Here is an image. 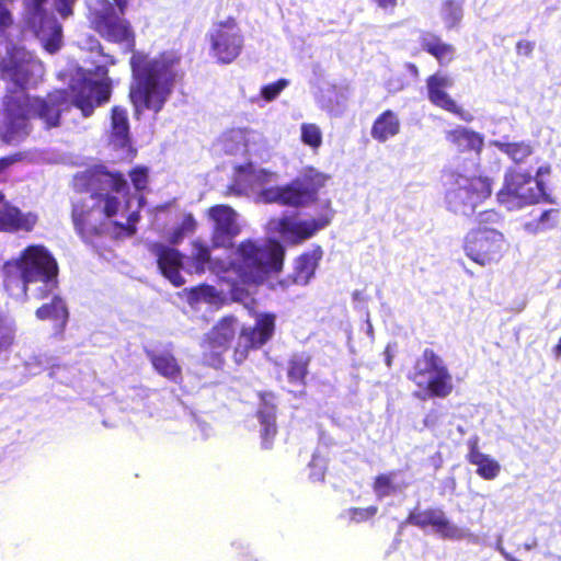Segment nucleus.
<instances>
[{
	"instance_id": "f257e3e1",
	"label": "nucleus",
	"mask_w": 561,
	"mask_h": 561,
	"mask_svg": "<svg viewBox=\"0 0 561 561\" xmlns=\"http://www.w3.org/2000/svg\"><path fill=\"white\" fill-rule=\"evenodd\" d=\"M44 75L43 64L22 45H5L0 56V77L8 84L1 135L7 142H18L30 134L31 119L38 118L47 128L60 123L61 113L70 105L80 110L83 117L107 102L111 95L105 79L94 81L85 76L73 80L69 91L57 90L46 98H31L25 90L33 87Z\"/></svg>"
},
{
	"instance_id": "f03ea898",
	"label": "nucleus",
	"mask_w": 561,
	"mask_h": 561,
	"mask_svg": "<svg viewBox=\"0 0 561 561\" xmlns=\"http://www.w3.org/2000/svg\"><path fill=\"white\" fill-rule=\"evenodd\" d=\"M162 274L175 286L184 284L181 270L202 274L210 271L228 283L233 300L241 301L250 287L267 284L270 288L285 290L289 282H275L274 275L283 267L284 248L276 240L239 243L228 261L211 260L209 249L198 241L193 242L192 255L184 265L178 250L162 244L153 248Z\"/></svg>"
},
{
	"instance_id": "7ed1b4c3",
	"label": "nucleus",
	"mask_w": 561,
	"mask_h": 561,
	"mask_svg": "<svg viewBox=\"0 0 561 561\" xmlns=\"http://www.w3.org/2000/svg\"><path fill=\"white\" fill-rule=\"evenodd\" d=\"M75 186H87L72 209L73 225L85 242L95 247L96 236L122 238L135 233L139 216L136 210L128 211L131 201L126 199L128 185L121 174L103 168L89 170L75 178Z\"/></svg>"
},
{
	"instance_id": "20e7f679",
	"label": "nucleus",
	"mask_w": 561,
	"mask_h": 561,
	"mask_svg": "<svg viewBox=\"0 0 561 561\" xmlns=\"http://www.w3.org/2000/svg\"><path fill=\"white\" fill-rule=\"evenodd\" d=\"M180 57L174 51L149 56L134 51L130 58L133 82L130 100L137 113H159L171 96L179 77Z\"/></svg>"
},
{
	"instance_id": "39448f33",
	"label": "nucleus",
	"mask_w": 561,
	"mask_h": 561,
	"mask_svg": "<svg viewBox=\"0 0 561 561\" xmlns=\"http://www.w3.org/2000/svg\"><path fill=\"white\" fill-rule=\"evenodd\" d=\"M5 288L15 298L43 299L57 287L56 260L43 245H30L20 257L4 264Z\"/></svg>"
},
{
	"instance_id": "423d86ee",
	"label": "nucleus",
	"mask_w": 561,
	"mask_h": 561,
	"mask_svg": "<svg viewBox=\"0 0 561 561\" xmlns=\"http://www.w3.org/2000/svg\"><path fill=\"white\" fill-rule=\"evenodd\" d=\"M333 218L330 203L312 213H285L282 217L271 218L266 224L270 236H278L285 243L299 244L311 239L319 231L328 227Z\"/></svg>"
},
{
	"instance_id": "0eeeda50",
	"label": "nucleus",
	"mask_w": 561,
	"mask_h": 561,
	"mask_svg": "<svg viewBox=\"0 0 561 561\" xmlns=\"http://www.w3.org/2000/svg\"><path fill=\"white\" fill-rule=\"evenodd\" d=\"M497 202L508 209L524 208L540 203L553 204L554 198L547 190L543 180L536 179L518 167L508 168L503 185L496 193Z\"/></svg>"
},
{
	"instance_id": "6e6552de",
	"label": "nucleus",
	"mask_w": 561,
	"mask_h": 561,
	"mask_svg": "<svg viewBox=\"0 0 561 561\" xmlns=\"http://www.w3.org/2000/svg\"><path fill=\"white\" fill-rule=\"evenodd\" d=\"M89 20L92 27L106 41L119 44L125 50L135 46V33L130 23L118 15L108 0H88Z\"/></svg>"
},
{
	"instance_id": "1a4fd4ad",
	"label": "nucleus",
	"mask_w": 561,
	"mask_h": 561,
	"mask_svg": "<svg viewBox=\"0 0 561 561\" xmlns=\"http://www.w3.org/2000/svg\"><path fill=\"white\" fill-rule=\"evenodd\" d=\"M493 191V180L483 174L458 175L456 186L446 192V203L454 213L468 215L486 201Z\"/></svg>"
},
{
	"instance_id": "9d476101",
	"label": "nucleus",
	"mask_w": 561,
	"mask_h": 561,
	"mask_svg": "<svg viewBox=\"0 0 561 561\" xmlns=\"http://www.w3.org/2000/svg\"><path fill=\"white\" fill-rule=\"evenodd\" d=\"M328 176L312 168L306 169L300 176L284 188L266 192L268 201H280L285 206L300 207L314 199L316 192L322 187Z\"/></svg>"
},
{
	"instance_id": "9b49d317",
	"label": "nucleus",
	"mask_w": 561,
	"mask_h": 561,
	"mask_svg": "<svg viewBox=\"0 0 561 561\" xmlns=\"http://www.w3.org/2000/svg\"><path fill=\"white\" fill-rule=\"evenodd\" d=\"M426 376L425 390L431 397L446 398L453 392V377L443 358L432 348H425L414 363V379Z\"/></svg>"
},
{
	"instance_id": "f8f14e48",
	"label": "nucleus",
	"mask_w": 561,
	"mask_h": 561,
	"mask_svg": "<svg viewBox=\"0 0 561 561\" xmlns=\"http://www.w3.org/2000/svg\"><path fill=\"white\" fill-rule=\"evenodd\" d=\"M210 55L219 64H230L243 48V35L233 18L215 23L208 32Z\"/></svg>"
},
{
	"instance_id": "ddd939ff",
	"label": "nucleus",
	"mask_w": 561,
	"mask_h": 561,
	"mask_svg": "<svg viewBox=\"0 0 561 561\" xmlns=\"http://www.w3.org/2000/svg\"><path fill=\"white\" fill-rule=\"evenodd\" d=\"M45 0H24V20L49 53L57 51L61 46V26L44 9Z\"/></svg>"
},
{
	"instance_id": "4468645a",
	"label": "nucleus",
	"mask_w": 561,
	"mask_h": 561,
	"mask_svg": "<svg viewBox=\"0 0 561 561\" xmlns=\"http://www.w3.org/2000/svg\"><path fill=\"white\" fill-rule=\"evenodd\" d=\"M506 250L507 242L501 231L484 234L481 230H470L463 240L466 255L480 266L497 263Z\"/></svg>"
},
{
	"instance_id": "2eb2a0df",
	"label": "nucleus",
	"mask_w": 561,
	"mask_h": 561,
	"mask_svg": "<svg viewBox=\"0 0 561 561\" xmlns=\"http://www.w3.org/2000/svg\"><path fill=\"white\" fill-rule=\"evenodd\" d=\"M278 182V174L267 169L257 168L253 163L239 167L237 169L236 188L239 193H252L256 202L265 204H279L280 201H268L265 196L266 192L284 188L275 185Z\"/></svg>"
},
{
	"instance_id": "dca6fc26",
	"label": "nucleus",
	"mask_w": 561,
	"mask_h": 561,
	"mask_svg": "<svg viewBox=\"0 0 561 561\" xmlns=\"http://www.w3.org/2000/svg\"><path fill=\"white\" fill-rule=\"evenodd\" d=\"M276 316L273 313H259L253 328L240 330L238 345L234 351V359L241 363L250 348H259L268 342L275 331Z\"/></svg>"
},
{
	"instance_id": "f3484780",
	"label": "nucleus",
	"mask_w": 561,
	"mask_h": 561,
	"mask_svg": "<svg viewBox=\"0 0 561 561\" xmlns=\"http://www.w3.org/2000/svg\"><path fill=\"white\" fill-rule=\"evenodd\" d=\"M213 221L211 243L214 248H227L241 232L238 214L229 206L216 205L208 210Z\"/></svg>"
},
{
	"instance_id": "a211bd4d",
	"label": "nucleus",
	"mask_w": 561,
	"mask_h": 561,
	"mask_svg": "<svg viewBox=\"0 0 561 561\" xmlns=\"http://www.w3.org/2000/svg\"><path fill=\"white\" fill-rule=\"evenodd\" d=\"M454 85L453 79L442 72H435L426 79V90L428 101L436 107L451 113L462 121L471 122L472 115L463 110L457 102L447 93L446 89Z\"/></svg>"
},
{
	"instance_id": "6ab92c4d",
	"label": "nucleus",
	"mask_w": 561,
	"mask_h": 561,
	"mask_svg": "<svg viewBox=\"0 0 561 561\" xmlns=\"http://www.w3.org/2000/svg\"><path fill=\"white\" fill-rule=\"evenodd\" d=\"M108 145L117 152L118 159H130L134 150L129 137L128 113L124 107L114 106L107 131Z\"/></svg>"
},
{
	"instance_id": "aec40b11",
	"label": "nucleus",
	"mask_w": 561,
	"mask_h": 561,
	"mask_svg": "<svg viewBox=\"0 0 561 561\" xmlns=\"http://www.w3.org/2000/svg\"><path fill=\"white\" fill-rule=\"evenodd\" d=\"M265 146L261 133L252 129H231L224 137V149L234 156L260 157Z\"/></svg>"
},
{
	"instance_id": "412c9836",
	"label": "nucleus",
	"mask_w": 561,
	"mask_h": 561,
	"mask_svg": "<svg viewBox=\"0 0 561 561\" xmlns=\"http://www.w3.org/2000/svg\"><path fill=\"white\" fill-rule=\"evenodd\" d=\"M412 524L425 528L433 527L444 538L455 539L461 536L458 527L453 525L440 508H426L410 516Z\"/></svg>"
},
{
	"instance_id": "4be33fe9",
	"label": "nucleus",
	"mask_w": 561,
	"mask_h": 561,
	"mask_svg": "<svg viewBox=\"0 0 561 561\" xmlns=\"http://www.w3.org/2000/svg\"><path fill=\"white\" fill-rule=\"evenodd\" d=\"M479 442L480 439L477 435L471 436L467 440L468 453L466 460L477 467L476 473L480 478L488 481L494 480L501 472V465L490 455L480 450Z\"/></svg>"
},
{
	"instance_id": "5701e85b",
	"label": "nucleus",
	"mask_w": 561,
	"mask_h": 561,
	"mask_svg": "<svg viewBox=\"0 0 561 561\" xmlns=\"http://www.w3.org/2000/svg\"><path fill=\"white\" fill-rule=\"evenodd\" d=\"M238 331V320L233 316H226L207 333L205 342L216 354H220L229 348Z\"/></svg>"
},
{
	"instance_id": "b1692460",
	"label": "nucleus",
	"mask_w": 561,
	"mask_h": 561,
	"mask_svg": "<svg viewBox=\"0 0 561 561\" xmlns=\"http://www.w3.org/2000/svg\"><path fill=\"white\" fill-rule=\"evenodd\" d=\"M445 137L458 153H473L477 158L484 146V138L480 133L463 126L447 130Z\"/></svg>"
},
{
	"instance_id": "393cba45",
	"label": "nucleus",
	"mask_w": 561,
	"mask_h": 561,
	"mask_svg": "<svg viewBox=\"0 0 561 561\" xmlns=\"http://www.w3.org/2000/svg\"><path fill=\"white\" fill-rule=\"evenodd\" d=\"M186 300L194 311H201L204 306L217 310L225 305L227 296L222 290H217L213 286L201 285L187 291Z\"/></svg>"
},
{
	"instance_id": "a878e982",
	"label": "nucleus",
	"mask_w": 561,
	"mask_h": 561,
	"mask_svg": "<svg viewBox=\"0 0 561 561\" xmlns=\"http://www.w3.org/2000/svg\"><path fill=\"white\" fill-rule=\"evenodd\" d=\"M350 94V90L346 87L324 83L319 87L318 92L316 93V100L322 110L332 115L339 114L341 108L346 106Z\"/></svg>"
},
{
	"instance_id": "bb28decb",
	"label": "nucleus",
	"mask_w": 561,
	"mask_h": 561,
	"mask_svg": "<svg viewBox=\"0 0 561 561\" xmlns=\"http://www.w3.org/2000/svg\"><path fill=\"white\" fill-rule=\"evenodd\" d=\"M421 48L434 57L439 66H447L455 59L454 45L445 43L440 36L423 32L420 36Z\"/></svg>"
},
{
	"instance_id": "cd10ccee",
	"label": "nucleus",
	"mask_w": 561,
	"mask_h": 561,
	"mask_svg": "<svg viewBox=\"0 0 561 561\" xmlns=\"http://www.w3.org/2000/svg\"><path fill=\"white\" fill-rule=\"evenodd\" d=\"M322 254L323 252L320 247H314L301 254L296 260L293 282L299 285H307L314 275Z\"/></svg>"
},
{
	"instance_id": "c85d7f7f",
	"label": "nucleus",
	"mask_w": 561,
	"mask_h": 561,
	"mask_svg": "<svg viewBox=\"0 0 561 561\" xmlns=\"http://www.w3.org/2000/svg\"><path fill=\"white\" fill-rule=\"evenodd\" d=\"M260 422L263 426L262 438L265 448H268L271 440L276 434L275 425V398L272 393L261 394V407L259 409Z\"/></svg>"
},
{
	"instance_id": "c756f323",
	"label": "nucleus",
	"mask_w": 561,
	"mask_h": 561,
	"mask_svg": "<svg viewBox=\"0 0 561 561\" xmlns=\"http://www.w3.org/2000/svg\"><path fill=\"white\" fill-rule=\"evenodd\" d=\"M36 317L41 320L51 319L60 332L68 319V311L61 298L53 296L50 304H45L36 310Z\"/></svg>"
},
{
	"instance_id": "7c9ffc66",
	"label": "nucleus",
	"mask_w": 561,
	"mask_h": 561,
	"mask_svg": "<svg viewBox=\"0 0 561 561\" xmlns=\"http://www.w3.org/2000/svg\"><path fill=\"white\" fill-rule=\"evenodd\" d=\"M494 146L506 154L514 163L525 162L534 154V146L529 141H494Z\"/></svg>"
},
{
	"instance_id": "2f4dec72",
	"label": "nucleus",
	"mask_w": 561,
	"mask_h": 561,
	"mask_svg": "<svg viewBox=\"0 0 561 561\" xmlns=\"http://www.w3.org/2000/svg\"><path fill=\"white\" fill-rule=\"evenodd\" d=\"M154 369L163 377L176 381L181 375V368L176 359L170 353H159L151 356Z\"/></svg>"
},
{
	"instance_id": "473e14b6",
	"label": "nucleus",
	"mask_w": 561,
	"mask_h": 561,
	"mask_svg": "<svg viewBox=\"0 0 561 561\" xmlns=\"http://www.w3.org/2000/svg\"><path fill=\"white\" fill-rule=\"evenodd\" d=\"M197 222L190 213H183L178 225L169 232V241L173 244L180 243L186 236L194 233Z\"/></svg>"
},
{
	"instance_id": "72a5a7b5",
	"label": "nucleus",
	"mask_w": 561,
	"mask_h": 561,
	"mask_svg": "<svg viewBox=\"0 0 561 561\" xmlns=\"http://www.w3.org/2000/svg\"><path fill=\"white\" fill-rule=\"evenodd\" d=\"M322 130L314 123H302L300 125V140L312 151L317 152L322 146Z\"/></svg>"
},
{
	"instance_id": "f704fd0d",
	"label": "nucleus",
	"mask_w": 561,
	"mask_h": 561,
	"mask_svg": "<svg viewBox=\"0 0 561 561\" xmlns=\"http://www.w3.org/2000/svg\"><path fill=\"white\" fill-rule=\"evenodd\" d=\"M462 0H445L442 3V18L447 28L456 27L462 19Z\"/></svg>"
},
{
	"instance_id": "c9c22d12",
	"label": "nucleus",
	"mask_w": 561,
	"mask_h": 561,
	"mask_svg": "<svg viewBox=\"0 0 561 561\" xmlns=\"http://www.w3.org/2000/svg\"><path fill=\"white\" fill-rule=\"evenodd\" d=\"M308 363L309 358L305 354H296L290 358L287 370L290 382L304 383L308 373Z\"/></svg>"
},
{
	"instance_id": "e433bc0d",
	"label": "nucleus",
	"mask_w": 561,
	"mask_h": 561,
	"mask_svg": "<svg viewBox=\"0 0 561 561\" xmlns=\"http://www.w3.org/2000/svg\"><path fill=\"white\" fill-rule=\"evenodd\" d=\"M15 336V327L11 318L0 311V355L11 348Z\"/></svg>"
},
{
	"instance_id": "4c0bfd02",
	"label": "nucleus",
	"mask_w": 561,
	"mask_h": 561,
	"mask_svg": "<svg viewBox=\"0 0 561 561\" xmlns=\"http://www.w3.org/2000/svg\"><path fill=\"white\" fill-rule=\"evenodd\" d=\"M501 220V215L494 209L480 211L476 217V227L471 230H481V233L489 234L491 231H499L495 228Z\"/></svg>"
},
{
	"instance_id": "58836bf2",
	"label": "nucleus",
	"mask_w": 561,
	"mask_h": 561,
	"mask_svg": "<svg viewBox=\"0 0 561 561\" xmlns=\"http://www.w3.org/2000/svg\"><path fill=\"white\" fill-rule=\"evenodd\" d=\"M12 0H0V33L8 37V44H12L11 36L13 28V18L11 13Z\"/></svg>"
},
{
	"instance_id": "ea45409f",
	"label": "nucleus",
	"mask_w": 561,
	"mask_h": 561,
	"mask_svg": "<svg viewBox=\"0 0 561 561\" xmlns=\"http://www.w3.org/2000/svg\"><path fill=\"white\" fill-rule=\"evenodd\" d=\"M559 217V210L556 208L547 209L541 213L538 219L534 222H528L527 227L534 231H545L552 229L557 226Z\"/></svg>"
},
{
	"instance_id": "a19ab883",
	"label": "nucleus",
	"mask_w": 561,
	"mask_h": 561,
	"mask_svg": "<svg viewBox=\"0 0 561 561\" xmlns=\"http://www.w3.org/2000/svg\"><path fill=\"white\" fill-rule=\"evenodd\" d=\"M289 84L286 79H279L276 82L266 84L261 89V96L266 101H274Z\"/></svg>"
},
{
	"instance_id": "79ce46f5",
	"label": "nucleus",
	"mask_w": 561,
	"mask_h": 561,
	"mask_svg": "<svg viewBox=\"0 0 561 561\" xmlns=\"http://www.w3.org/2000/svg\"><path fill=\"white\" fill-rule=\"evenodd\" d=\"M376 513L377 507L369 506L366 508H350L344 513V516L347 517L351 522L363 523L374 517Z\"/></svg>"
},
{
	"instance_id": "37998d69",
	"label": "nucleus",
	"mask_w": 561,
	"mask_h": 561,
	"mask_svg": "<svg viewBox=\"0 0 561 561\" xmlns=\"http://www.w3.org/2000/svg\"><path fill=\"white\" fill-rule=\"evenodd\" d=\"M133 185L137 191H141L148 183V169L138 167L130 172Z\"/></svg>"
},
{
	"instance_id": "c03bdc74",
	"label": "nucleus",
	"mask_w": 561,
	"mask_h": 561,
	"mask_svg": "<svg viewBox=\"0 0 561 561\" xmlns=\"http://www.w3.org/2000/svg\"><path fill=\"white\" fill-rule=\"evenodd\" d=\"M312 471L310 473V477L313 480L320 481L324 477V469H325V461L324 459L320 458L319 456L314 455L311 463H310Z\"/></svg>"
},
{
	"instance_id": "a18cd8bd",
	"label": "nucleus",
	"mask_w": 561,
	"mask_h": 561,
	"mask_svg": "<svg viewBox=\"0 0 561 561\" xmlns=\"http://www.w3.org/2000/svg\"><path fill=\"white\" fill-rule=\"evenodd\" d=\"M78 0H54V5L61 18L67 19L72 15L73 5Z\"/></svg>"
},
{
	"instance_id": "49530a36",
	"label": "nucleus",
	"mask_w": 561,
	"mask_h": 561,
	"mask_svg": "<svg viewBox=\"0 0 561 561\" xmlns=\"http://www.w3.org/2000/svg\"><path fill=\"white\" fill-rule=\"evenodd\" d=\"M374 138L383 141L386 138V112L380 114L371 128Z\"/></svg>"
},
{
	"instance_id": "de8ad7c7",
	"label": "nucleus",
	"mask_w": 561,
	"mask_h": 561,
	"mask_svg": "<svg viewBox=\"0 0 561 561\" xmlns=\"http://www.w3.org/2000/svg\"><path fill=\"white\" fill-rule=\"evenodd\" d=\"M535 49V42L528 39H519L516 43V53L519 56L529 57Z\"/></svg>"
},
{
	"instance_id": "09e8293b",
	"label": "nucleus",
	"mask_w": 561,
	"mask_h": 561,
	"mask_svg": "<svg viewBox=\"0 0 561 561\" xmlns=\"http://www.w3.org/2000/svg\"><path fill=\"white\" fill-rule=\"evenodd\" d=\"M411 84V79H404V80H401L399 78V76L397 75H392L389 79H388V85H390V88L392 90H402L404 89L405 87H409Z\"/></svg>"
},
{
	"instance_id": "8fccbe9b",
	"label": "nucleus",
	"mask_w": 561,
	"mask_h": 561,
	"mask_svg": "<svg viewBox=\"0 0 561 561\" xmlns=\"http://www.w3.org/2000/svg\"><path fill=\"white\" fill-rule=\"evenodd\" d=\"M400 125L394 115L388 111V135H396L399 133Z\"/></svg>"
},
{
	"instance_id": "3c124183",
	"label": "nucleus",
	"mask_w": 561,
	"mask_h": 561,
	"mask_svg": "<svg viewBox=\"0 0 561 561\" xmlns=\"http://www.w3.org/2000/svg\"><path fill=\"white\" fill-rule=\"evenodd\" d=\"M374 489L379 499L386 494V478L383 476H379L376 479Z\"/></svg>"
},
{
	"instance_id": "603ef678",
	"label": "nucleus",
	"mask_w": 561,
	"mask_h": 561,
	"mask_svg": "<svg viewBox=\"0 0 561 561\" xmlns=\"http://www.w3.org/2000/svg\"><path fill=\"white\" fill-rule=\"evenodd\" d=\"M550 173H551V165L549 163H546L543 165H540L536 170L534 178L543 180L542 178L545 175H549Z\"/></svg>"
},
{
	"instance_id": "864d4df0",
	"label": "nucleus",
	"mask_w": 561,
	"mask_h": 561,
	"mask_svg": "<svg viewBox=\"0 0 561 561\" xmlns=\"http://www.w3.org/2000/svg\"><path fill=\"white\" fill-rule=\"evenodd\" d=\"M115 3V7L119 11L121 15H123L127 9L128 2L127 0H113Z\"/></svg>"
},
{
	"instance_id": "5fc2aeb1",
	"label": "nucleus",
	"mask_w": 561,
	"mask_h": 561,
	"mask_svg": "<svg viewBox=\"0 0 561 561\" xmlns=\"http://www.w3.org/2000/svg\"><path fill=\"white\" fill-rule=\"evenodd\" d=\"M407 69L409 70L413 79H416L419 77V69L414 64H407Z\"/></svg>"
},
{
	"instance_id": "6e6d98bb",
	"label": "nucleus",
	"mask_w": 561,
	"mask_h": 561,
	"mask_svg": "<svg viewBox=\"0 0 561 561\" xmlns=\"http://www.w3.org/2000/svg\"><path fill=\"white\" fill-rule=\"evenodd\" d=\"M553 352L557 357L561 356V337L559 339L557 345L554 346Z\"/></svg>"
},
{
	"instance_id": "4d7b16f0",
	"label": "nucleus",
	"mask_w": 561,
	"mask_h": 561,
	"mask_svg": "<svg viewBox=\"0 0 561 561\" xmlns=\"http://www.w3.org/2000/svg\"><path fill=\"white\" fill-rule=\"evenodd\" d=\"M95 46H99V43H98V41L93 39L91 45H90V49H93V47H95Z\"/></svg>"
},
{
	"instance_id": "13d9d810",
	"label": "nucleus",
	"mask_w": 561,
	"mask_h": 561,
	"mask_svg": "<svg viewBox=\"0 0 561 561\" xmlns=\"http://www.w3.org/2000/svg\"><path fill=\"white\" fill-rule=\"evenodd\" d=\"M378 4L380 7H385L386 5V0H377Z\"/></svg>"
},
{
	"instance_id": "bf43d9fd",
	"label": "nucleus",
	"mask_w": 561,
	"mask_h": 561,
	"mask_svg": "<svg viewBox=\"0 0 561 561\" xmlns=\"http://www.w3.org/2000/svg\"><path fill=\"white\" fill-rule=\"evenodd\" d=\"M137 203H138V206H140V204H141V197H140V198H138Z\"/></svg>"
}]
</instances>
